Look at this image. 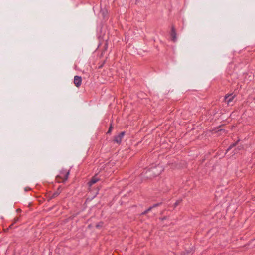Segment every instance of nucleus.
<instances>
[{
    "mask_svg": "<svg viewBox=\"0 0 255 255\" xmlns=\"http://www.w3.org/2000/svg\"><path fill=\"white\" fill-rule=\"evenodd\" d=\"M152 209H153V207H150L149 208H148L147 210H146L145 211H144L142 213V215H145L146 214H147L148 212H149L150 211H151L152 210Z\"/></svg>",
    "mask_w": 255,
    "mask_h": 255,
    "instance_id": "nucleus-10",
    "label": "nucleus"
},
{
    "mask_svg": "<svg viewBox=\"0 0 255 255\" xmlns=\"http://www.w3.org/2000/svg\"><path fill=\"white\" fill-rule=\"evenodd\" d=\"M69 174V171L67 170H62L60 172L59 175L56 176V180L58 182H64L66 181Z\"/></svg>",
    "mask_w": 255,
    "mask_h": 255,
    "instance_id": "nucleus-1",
    "label": "nucleus"
},
{
    "mask_svg": "<svg viewBox=\"0 0 255 255\" xmlns=\"http://www.w3.org/2000/svg\"><path fill=\"white\" fill-rule=\"evenodd\" d=\"M102 223H99L98 224H97L96 225V227L97 228H99V227H102Z\"/></svg>",
    "mask_w": 255,
    "mask_h": 255,
    "instance_id": "nucleus-14",
    "label": "nucleus"
},
{
    "mask_svg": "<svg viewBox=\"0 0 255 255\" xmlns=\"http://www.w3.org/2000/svg\"><path fill=\"white\" fill-rule=\"evenodd\" d=\"M19 219H20V217H16L14 218V220H13V223L9 226V228H12L13 225L16 223V222H17L18 221H19Z\"/></svg>",
    "mask_w": 255,
    "mask_h": 255,
    "instance_id": "nucleus-8",
    "label": "nucleus"
},
{
    "mask_svg": "<svg viewBox=\"0 0 255 255\" xmlns=\"http://www.w3.org/2000/svg\"><path fill=\"white\" fill-rule=\"evenodd\" d=\"M30 189L29 188H25V191H28V190H29Z\"/></svg>",
    "mask_w": 255,
    "mask_h": 255,
    "instance_id": "nucleus-17",
    "label": "nucleus"
},
{
    "mask_svg": "<svg viewBox=\"0 0 255 255\" xmlns=\"http://www.w3.org/2000/svg\"><path fill=\"white\" fill-rule=\"evenodd\" d=\"M181 201V200H178L176 201V202L174 204V207H177L180 204Z\"/></svg>",
    "mask_w": 255,
    "mask_h": 255,
    "instance_id": "nucleus-12",
    "label": "nucleus"
},
{
    "mask_svg": "<svg viewBox=\"0 0 255 255\" xmlns=\"http://www.w3.org/2000/svg\"><path fill=\"white\" fill-rule=\"evenodd\" d=\"M162 219V220H164V219H165V217L163 218Z\"/></svg>",
    "mask_w": 255,
    "mask_h": 255,
    "instance_id": "nucleus-18",
    "label": "nucleus"
},
{
    "mask_svg": "<svg viewBox=\"0 0 255 255\" xmlns=\"http://www.w3.org/2000/svg\"><path fill=\"white\" fill-rule=\"evenodd\" d=\"M112 126H111L109 128V129L107 132V134H109L111 132V130H112Z\"/></svg>",
    "mask_w": 255,
    "mask_h": 255,
    "instance_id": "nucleus-13",
    "label": "nucleus"
},
{
    "mask_svg": "<svg viewBox=\"0 0 255 255\" xmlns=\"http://www.w3.org/2000/svg\"><path fill=\"white\" fill-rule=\"evenodd\" d=\"M60 194V192L59 191H57L53 193L52 195L49 197V199H52L53 198H55L56 197L58 196Z\"/></svg>",
    "mask_w": 255,
    "mask_h": 255,
    "instance_id": "nucleus-9",
    "label": "nucleus"
},
{
    "mask_svg": "<svg viewBox=\"0 0 255 255\" xmlns=\"http://www.w3.org/2000/svg\"><path fill=\"white\" fill-rule=\"evenodd\" d=\"M82 78L79 76H75L74 78V83L77 87H79L81 85Z\"/></svg>",
    "mask_w": 255,
    "mask_h": 255,
    "instance_id": "nucleus-5",
    "label": "nucleus"
},
{
    "mask_svg": "<svg viewBox=\"0 0 255 255\" xmlns=\"http://www.w3.org/2000/svg\"><path fill=\"white\" fill-rule=\"evenodd\" d=\"M163 171V168L162 167L158 165L156 166L150 168L149 172L152 173V174L150 175L151 176L155 177L160 174Z\"/></svg>",
    "mask_w": 255,
    "mask_h": 255,
    "instance_id": "nucleus-2",
    "label": "nucleus"
},
{
    "mask_svg": "<svg viewBox=\"0 0 255 255\" xmlns=\"http://www.w3.org/2000/svg\"><path fill=\"white\" fill-rule=\"evenodd\" d=\"M98 180L99 179L97 177H93L88 182L89 186H91L93 184L96 183Z\"/></svg>",
    "mask_w": 255,
    "mask_h": 255,
    "instance_id": "nucleus-7",
    "label": "nucleus"
},
{
    "mask_svg": "<svg viewBox=\"0 0 255 255\" xmlns=\"http://www.w3.org/2000/svg\"><path fill=\"white\" fill-rule=\"evenodd\" d=\"M237 143H234L231 144L227 149V152L229 151L230 150H231L233 147L236 146Z\"/></svg>",
    "mask_w": 255,
    "mask_h": 255,
    "instance_id": "nucleus-11",
    "label": "nucleus"
},
{
    "mask_svg": "<svg viewBox=\"0 0 255 255\" xmlns=\"http://www.w3.org/2000/svg\"><path fill=\"white\" fill-rule=\"evenodd\" d=\"M171 36L172 37V41H173L174 42H175L177 39L176 33L175 29L174 27H173V26L172 27Z\"/></svg>",
    "mask_w": 255,
    "mask_h": 255,
    "instance_id": "nucleus-6",
    "label": "nucleus"
},
{
    "mask_svg": "<svg viewBox=\"0 0 255 255\" xmlns=\"http://www.w3.org/2000/svg\"><path fill=\"white\" fill-rule=\"evenodd\" d=\"M124 135L125 132H121L118 135L114 137V141L118 144H120Z\"/></svg>",
    "mask_w": 255,
    "mask_h": 255,
    "instance_id": "nucleus-4",
    "label": "nucleus"
},
{
    "mask_svg": "<svg viewBox=\"0 0 255 255\" xmlns=\"http://www.w3.org/2000/svg\"><path fill=\"white\" fill-rule=\"evenodd\" d=\"M161 203H157L153 205L152 207H153V208L156 207L158 206L159 205H160Z\"/></svg>",
    "mask_w": 255,
    "mask_h": 255,
    "instance_id": "nucleus-15",
    "label": "nucleus"
},
{
    "mask_svg": "<svg viewBox=\"0 0 255 255\" xmlns=\"http://www.w3.org/2000/svg\"><path fill=\"white\" fill-rule=\"evenodd\" d=\"M235 95L233 94H231L227 95L225 96V100L227 102V104L229 105H232V102H233V100L235 97Z\"/></svg>",
    "mask_w": 255,
    "mask_h": 255,
    "instance_id": "nucleus-3",
    "label": "nucleus"
},
{
    "mask_svg": "<svg viewBox=\"0 0 255 255\" xmlns=\"http://www.w3.org/2000/svg\"><path fill=\"white\" fill-rule=\"evenodd\" d=\"M21 209H17L16 210V212H21Z\"/></svg>",
    "mask_w": 255,
    "mask_h": 255,
    "instance_id": "nucleus-16",
    "label": "nucleus"
}]
</instances>
